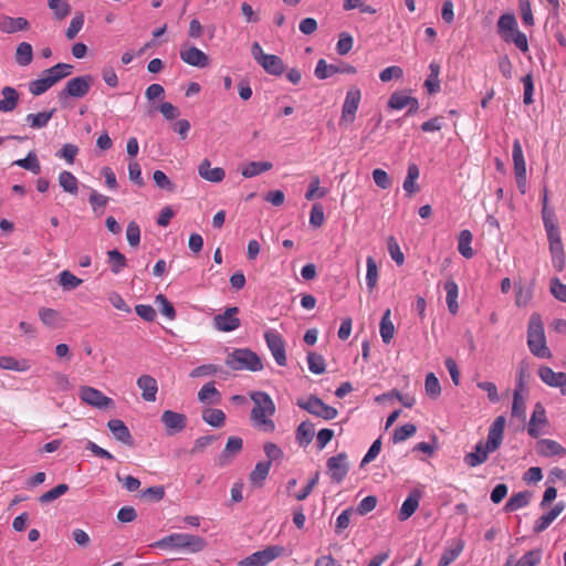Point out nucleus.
I'll list each match as a JSON object with an SVG mask.
<instances>
[{
	"instance_id": "6",
	"label": "nucleus",
	"mask_w": 566,
	"mask_h": 566,
	"mask_svg": "<svg viewBox=\"0 0 566 566\" xmlns=\"http://www.w3.org/2000/svg\"><path fill=\"white\" fill-rule=\"evenodd\" d=\"M93 82L94 77L90 74L71 78L66 82L65 87L57 93L59 101L64 103L69 97L83 98L90 92Z\"/></svg>"
},
{
	"instance_id": "32",
	"label": "nucleus",
	"mask_w": 566,
	"mask_h": 566,
	"mask_svg": "<svg viewBox=\"0 0 566 566\" xmlns=\"http://www.w3.org/2000/svg\"><path fill=\"white\" fill-rule=\"evenodd\" d=\"M532 493L528 491H522L513 494L504 505L506 513L515 512L520 509L527 506L531 502Z\"/></svg>"
},
{
	"instance_id": "1",
	"label": "nucleus",
	"mask_w": 566,
	"mask_h": 566,
	"mask_svg": "<svg viewBox=\"0 0 566 566\" xmlns=\"http://www.w3.org/2000/svg\"><path fill=\"white\" fill-rule=\"evenodd\" d=\"M250 398L254 403L251 410V420L265 431H273L275 424L269 417L275 413V405L270 395L264 391H253L250 394Z\"/></svg>"
},
{
	"instance_id": "40",
	"label": "nucleus",
	"mask_w": 566,
	"mask_h": 566,
	"mask_svg": "<svg viewBox=\"0 0 566 566\" xmlns=\"http://www.w3.org/2000/svg\"><path fill=\"white\" fill-rule=\"evenodd\" d=\"M55 112H56V109L52 108L48 112H40L38 114H28L25 117V122L29 124L30 127L40 129L48 125L49 120L53 117Z\"/></svg>"
},
{
	"instance_id": "52",
	"label": "nucleus",
	"mask_w": 566,
	"mask_h": 566,
	"mask_svg": "<svg viewBox=\"0 0 566 566\" xmlns=\"http://www.w3.org/2000/svg\"><path fill=\"white\" fill-rule=\"evenodd\" d=\"M462 551H463V543L461 541H457L454 544H452V546H450L449 548H447L443 552L438 566L450 565L453 560H455L460 556Z\"/></svg>"
},
{
	"instance_id": "34",
	"label": "nucleus",
	"mask_w": 566,
	"mask_h": 566,
	"mask_svg": "<svg viewBox=\"0 0 566 566\" xmlns=\"http://www.w3.org/2000/svg\"><path fill=\"white\" fill-rule=\"evenodd\" d=\"M1 95L3 99H0V111L8 113L15 109L19 103V93L17 90L11 86H4L1 90Z\"/></svg>"
},
{
	"instance_id": "37",
	"label": "nucleus",
	"mask_w": 566,
	"mask_h": 566,
	"mask_svg": "<svg viewBox=\"0 0 566 566\" xmlns=\"http://www.w3.org/2000/svg\"><path fill=\"white\" fill-rule=\"evenodd\" d=\"M270 469V462H258L249 474L250 482L255 486H262L269 475Z\"/></svg>"
},
{
	"instance_id": "20",
	"label": "nucleus",
	"mask_w": 566,
	"mask_h": 566,
	"mask_svg": "<svg viewBox=\"0 0 566 566\" xmlns=\"http://www.w3.org/2000/svg\"><path fill=\"white\" fill-rule=\"evenodd\" d=\"M535 451L539 457L563 458L566 455V449L557 441L552 439H539L535 444Z\"/></svg>"
},
{
	"instance_id": "16",
	"label": "nucleus",
	"mask_w": 566,
	"mask_h": 566,
	"mask_svg": "<svg viewBox=\"0 0 566 566\" xmlns=\"http://www.w3.org/2000/svg\"><path fill=\"white\" fill-rule=\"evenodd\" d=\"M538 377L549 387L559 388L563 395L566 394V373L554 371L548 366H541Z\"/></svg>"
},
{
	"instance_id": "56",
	"label": "nucleus",
	"mask_w": 566,
	"mask_h": 566,
	"mask_svg": "<svg viewBox=\"0 0 566 566\" xmlns=\"http://www.w3.org/2000/svg\"><path fill=\"white\" fill-rule=\"evenodd\" d=\"M207 545L203 537L192 534L185 533L184 549H188L191 553L201 552Z\"/></svg>"
},
{
	"instance_id": "57",
	"label": "nucleus",
	"mask_w": 566,
	"mask_h": 566,
	"mask_svg": "<svg viewBox=\"0 0 566 566\" xmlns=\"http://www.w3.org/2000/svg\"><path fill=\"white\" fill-rule=\"evenodd\" d=\"M0 368L8 370L25 371L29 365L25 360H18L11 356H0Z\"/></svg>"
},
{
	"instance_id": "29",
	"label": "nucleus",
	"mask_w": 566,
	"mask_h": 566,
	"mask_svg": "<svg viewBox=\"0 0 566 566\" xmlns=\"http://www.w3.org/2000/svg\"><path fill=\"white\" fill-rule=\"evenodd\" d=\"M491 452L494 451L486 449V444L480 441L476 443L473 452L465 454L464 463L471 468L479 467L488 460L489 453Z\"/></svg>"
},
{
	"instance_id": "50",
	"label": "nucleus",
	"mask_w": 566,
	"mask_h": 566,
	"mask_svg": "<svg viewBox=\"0 0 566 566\" xmlns=\"http://www.w3.org/2000/svg\"><path fill=\"white\" fill-rule=\"evenodd\" d=\"M314 437V426L308 420L303 421L296 429V440L300 444H310Z\"/></svg>"
},
{
	"instance_id": "64",
	"label": "nucleus",
	"mask_w": 566,
	"mask_h": 566,
	"mask_svg": "<svg viewBox=\"0 0 566 566\" xmlns=\"http://www.w3.org/2000/svg\"><path fill=\"white\" fill-rule=\"evenodd\" d=\"M354 39L347 32H342L336 44V52L339 55H346L353 49Z\"/></svg>"
},
{
	"instance_id": "5",
	"label": "nucleus",
	"mask_w": 566,
	"mask_h": 566,
	"mask_svg": "<svg viewBox=\"0 0 566 566\" xmlns=\"http://www.w3.org/2000/svg\"><path fill=\"white\" fill-rule=\"evenodd\" d=\"M545 231L548 240V248L549 253L552 256V264L553 268L562 272L565 268V252H564V245L562 242L560 237V230L559 227L556 223H549L548 226H545Z\"/></svg>"
},
{
	"instance_id": "10",
	"label": "nucleus",
	"mask_w": 566,
	"mask_h": 566,
	"mask_svg": "<svg viewBox=\"0 0 566 566\" xmlns=\"http://www.w3.org/2000/svg\"><path fill=\"white\" fill-rule=\"evenodd\" d=\"M356 72V67L348 63L340 62L338 65L327 64V62L324 59H321L317 61V64L314 70V75L318 80H326L337 73L355 74Z\"/></svg>"
},
{
	"instance_id": "27",
	"label": "nucleus",
	"mask_w": 566,
	"mask_h": 566,
	"mask_svg": "<svg viewBox=\"0 0 566 566\" xmlns=\"http://www.w3.org/2000/svg\"><path fill=\"white\" fill-rule=\"evenodd\" d=\"M137 386L142 390V397L145 401L153 402L156 400L158 384L153 376L142 375L137 379Z\"/></svg>"
},
{
	"instance_id": "41",
	"label": "nucleus",
	"mask_w": 566,
	"mask_h": 566,
	"mask_svg": "<svg viewBox=\"0 0 566 566\" xmlns=\"http://www.w3.org/2000/svg\"><path fill=\"white\" fill-rule=\"evenodd\" d=\"M524 390L514 389L513 392V401H512V417L518 418L524 421L526 417V402L525 398L522 395Z\"/></svg>"
},
{
	"instance_id": "35",
	"label": "nucleus",
	"mask_w": 566,
	"mask_h": 566,
	"mask_svg": "<svg viewBox=\"0 0 566 566\" xmlns=\"http://www.w3.org/2000/svg\"><path fill=\"white\" fill-rule=\"evenodd\" d=\"M512 159H513V164H514V175L515 176L526 175V164H525V159H524L522 145L518 139H515L513 142Z\"/></svg>"
},
{
	"instance_id": "38",
	"label": "nucleus",
	"mask_w": 566,
	"mask_h": 566,
	"mask_svg": "<svg viewBox=\"0 0 566 566\" xmlns=\"http://www.w3.org/2000/svg\"><path fill=\"white\" fill-rule=\"evenodd\" d=\"M59 185L63 188L65 192L72 196H77L78 180L71 171L63 170L59 175Z\"/></svg>"
},
{
	"instance_id": "19",
	"label": "nucleus",
	"mask_w": 566,
	"mask_h": 566,
	"mask_svg": "<svg viewBox=\"0 0 566 566\" xmlns=\"http://www.w3.org/2000/svg\"><path fill=\"white\" fill-rule=\"evenodd\" d=\"M506 419L504 416H499L492 422L489 433L488 440L484 442L486 444V449L496 451L503 440V433L505 428Z\"/></svg>"
},
{
	"instance_id": "60",
	"label": "nucleus",
	"mask_w": 566,
	"mask_h": 566,
	"mask_svg": "<svg viewBox=\"0 0 566 566\" xmlns=\"http://www.w3.org/2000/svg\"><path fill=\"white\" fill-rule=\"evenodd\" d=\"M367 264V274L366 282L369 291H373L377 285L378 280V268L375 259L373 256H368L366 260Z\"/></svg>"
},
{
	"instance_id": "7",
	"label": "nucleus",
	"mask_w": 566,
	"mask_h": 566,
	"mask_svg": "<svg viewBox=\"0 0 566 566\" xmlns=\"http://www.w3.org/2000/svg\"><path fill=\"white\" fill-rule=\"evenodd\" d=\"M297 406L301 409L306 410L313 416L319 417L324 420L335 419L338 415L336 408L326 405L321 398L315 395H311L306 401L298 399Z\"/></svg>"
},
{
	"instance_id": "53",
	"label": "nucleus",
	"mask_w": 566,
	"mask_h": 566,
	"mask_svg": "<svg viewBox=\"0 0 566 566\" xmlns=\"http://www.w3.org/2000/svg\"><path fill=\"white\" fill-rule=\"evenodd\" d=\"M220 397H221V395L218 391V389L214 387L213 381H210V382H207L206 385H203L198 392V399L201 402H208V401L209 402H218L220 400Z\"/></svg>"
},
{
	"instance_id": "9",
	"label": "nucleus",
	"mask_w": 566,
	"mask_h": 566,
	"mask_svg": "<svg viewBox=\"0 0 566 566\" xmlns=\"http://www.w3.org/2000/svg\"><path fill=\"white\" fill-rule=\"evenodd\" d=\"M240 310L237 306L227 307L223 313L213 316V327L219 332H233L241 326L238 317Z\"/></svg>"
},
{
	"instance_id": "31",
	"label": "nucleus",
	"mask_w": 566,
	"mask_h": 566,
	"mask_svg": "<svg viewBox=\"0 0 566 566\" xmlns=\"http://www.w3.org/2000/svg\"><path fill=\"white\" fill-rule=\"evenodd\" d=\"M443 290L446 291V302H447L448 311L451 314L454 315L459 311V304H458L459 287H458V284L453 280H447L443 283Z\"/></svg>"
},
{
	"instance_id": "46",
	"label": "nucleus",
	"mask_w": 566,
	"mask_h": 566,
	"mask_svg": "<svg viewBox=\"0 0 566 566\" xmlns=\"http://www.w3.org/2000/svg\"><path fill=\"white\" fill-rule=\"evenodd\" d=\"M48 7L57 21L64 20L71 13V6L67 0H48Z\"/></svg>"
},
{
	"instance_id": "13",
	"label": "nucleus",
	"mask_w": 566,
	"mask_h": 566,
	"mask_svg": "<svg viewBox=\"0 0 566 566\" xmlns=\"http://www.w3.org/2000/svg\"><path fill=\"white\" fill-rule=\"evenodd\" d=\"M326 465L331 472V479L333 482L340 483L349 470L347 454L345 452H340L334 457H331L327 460Z\"/></svg>"
},
{
	"instance_id": "30",
	"label": "nucleus",
	"mask_w": 566,
	"mask_h": 566,
	"mask_svg": "<svg viewBox=\"0 0 566 566\" xmlns=\"http://www.w3.org/2000/svg\"><path fill=\"white\" fill-rule=\"evenodd\" d=\"M198 174L201 178L211 181V182H220L226 177V171L220 168H211V164L209 159H203L198 167Z\"/></svg>"
},
{
	"instance_id": "15",
	"label": "nucleus",
	"mask_w": 566,
	"mask_h": 566,
	"mask_svg": "<svg viewBox=\"0 0 566 566\" xmlns=\"http://www.w3.org/2000/svg\"><path fill=\"white\" fill-rule=\"evenodd\" d=\"M361 93L359 88H350L347 94L342 109L340 123L352 124L355 120L356 112L359 106Z\"/></svg>"
},
{
	"instance_id": "3",
	"label": "nucleus",
	"mask_w": 566,
	"mask_h": 566,
	"mask_svg": "<svg viewBox=\"0 0 566 566\" xmlns=\"http://www.w3.org/2000/svg\"><path fill=\"white\" fill-rule=\"evenodd\" d=\"M497 33L506 43H513L522 53L528 52V40L525 33L520 31L514 14L504 13L497 20Z\"/></svg>"
},
{
	"instance_id": "21",
	"label": "nucleus",
	"mask_w": 566,
	"mask_h": 566,
	"mask_svg": "<svg viewBox=\"0 0 566 566\" xmlns=\"http://www.w3.org/2000/svg\"><path fill=\"white\" fill-rule=\"evenodd\" d=\"M535 282L530 281L528 283L518 280L514 283L515 290V305L520 308L528 306L533 300Z\"/></svg>"
},
{
	"instance_id": "59",
	"label": "nucleus",
	"mask_w": 566,
	"mask_h": 566,
	"mask_svg": "<svg viewBox=\"0 0 566 566\" xmlns=\"http://www.w3.org/2000/svg\"><path fill=\"white\" fill-rule=\"evenodd\" d=\"M308 368L313 374L321 375L325 373L326 365L322 355L310 352L307 354Z\"/></svg>"
},
{
	"instance_id": "14",
	"label": "nucleus",
	"mask_w": 566,
	"mask_h": 566,
	"mask_svg": "<svg viewBox=\"0 0 566 566\" xmlns=\"http://www.w3.org/2000/svg\"><path fill=\"white\" fill-rule=\"evenodd\" d=\"M266 345L270 348L276 364L279 366L286 365L285 343L282 336L276 332H266L264 335Z\"/></svg>"
},
{
	"instance_id": "4",
	"label": "nucleus",
	"mask_w": 566,
	"mask_h": 566,
	"mask_svg": "<svg viewBox=\"0 0 566 566\" xmlns=\"http://www.w3.org/2000/svg\"><path fill=\"white\" fill-rule=\"evenodd\" d=\"M226 364L233 370L259 371L263 369L261 357L249 348L234 349L227 356Z\"/></svg>"
},
{
	"instance_id": "17",
	"label": "nucleus",
	"mask_w": 566,
	"mask_h": 566,
	"mask_svg": "<svg viewBox=\"0 0 566 566\" xmlns=\"http://www.w3.org/2000/svg\"><path fill=\"white\" fill-rule=\"evenodd\" d=\"M243 440L240 437L232 436L228 439L224 450L218 455L216 462L220 468L227 467L232 459L241 452Z\"/></svg>"
},
{
	"instance_id": "47",
	"label": "nucleus",
	"mask_w": 566,
	"mask_h": 566,
	"mask_svg": "<svg viewBox=\"0 0 566 566\" xmlns=\"http://www.w3.org/2000/svg\"><path fill=\"white\" fill-rule=\"evenodd\" d=\"M33 60V50L32 45L28 42H21L17 46L15 51V62L20 66H28Z\"/></svg>"
},
{
	"instance_id": "23",
	"label": "nucleus",
	"mask_w": 566,
	"mask_h": 566,
	"mask_svg": "<svg viewBox=\"0 0 566 566\" xmlns=\"http://www.w3.org/2000/svg\"><path fill=\"white\" fill-rule=\"evenodd\" d=\"M547 423V417L545 408L537 402L532 412L531 419L527 424V432L532 438H538L542 434L539 426Z\"/></svg>"
},
{
	"instance_id": "61",
	"label": "nucleus",
	"mask_w": 566,
	"mask_h": 566,
	"mask_svg": "<svg viewBox=\"0 0 566 566\" xmlns=\"http://www.w3.org/2000/svg\"><path fill=\"white\" fill-rule=\"evenodd\" d=\"M82 280L76 277L73 273L65 270L62 271L59 275V283L65 290H74L82 284Z\"/></svg>"
},
{
	"instance_id": "62",
	"label": "nucleus",
	"mask_w": 566,
	"mask_h": 566,
	"mask_svg": "<svg viewBox=\"0 0 566 566\" xmlns=\"http://www.w3.org/2000/svg\"><path fill=\"white\" fill-rule=\"evenodd\" d=\"M84 25V14L82 12L76 13L70 22L66 29L65 36L67 40H73Z\"/></svg>"
},
{
	"instance_id": "51",
	"label": "nucleus",
	"mask_w": 566,
	"mask_h": 566,
	"mask_svg": "<svg viewBox=\"0 0 566 566\" xmlns=\"http://www.w3.org/2000/svg\"><path fill=\"white\" fill-rule=\"evenodd\" d=\"M430 73L427 76V94H434L440 91V65L437 63H431L429 65Z\"/></svg>"
},
{
	"instance_id": "45",
	"label": "nucleus",
	"mask_w": 566,
	"mask_h": 566,
	"mask_svg": "<svg viewBox=\"0 0 566 566\" xmlns=\"http://www.w3.org/2000/svg\"><path fill=\"white\" fill-rule=\"evenodd\" d=\"M273 167L270 161H250L242 169V176L245 178H252L262 172L271 170Z\"/></svg>"
},
{
	"instance_id": "22",
	"label": "nucleus",
	"mask_w": 566,
	"mask_h": 566,
	"mask_svg": "<svg viewBox=\"0 0 566 566\" xmlns=\"http://www.w3.org/2000/svg\"><path fill=\"white\" fill-rule=\"evenodd\" d=\"M107 428L114 436V438L124 443L125 446L133 447L134 446V438L128 429V427L125 424V422L120 419H111L107 422Z\"/></svg>"
},
{
	"instance_id": "58",
	"label": "nucleus",
	"mask_w": 566,
	"mask_h": 566,
	"mask_svg": "<svg viewBox=\"0 0 566 566\" xmlns=\"http://www.w3.org/2000/svg\"><path fill=\"white\" fill-rule=\"evenodd\" d=\"M67 491H69V485L67 484H65V483L57 484L52 490L43 493L39 497V502L41 504L51 503V502L55 501L56 499H59L60 496H62L63 494H65Z\"/></svg>"
},
{
	"instance_id": "42",
	"label": "nucleus",
	"mask_w": 566,
	"mask_h": 566,
	"mask_svg": "<svg viewBox=\"0 0 566 566\" xmlns=\"http://www.w3.org/2000/svg\"><path fill=\"white\" fill-rule=\"evenodd\" d=\"M473 237L469 230H462L458 238V250L460 254L465 259H471L474 255L471 247Z\"/></svg>"
},
{
	"instance_id": "49",
	"label": "nucleus",
	"mask_w": 566,
	"mask_h": 566,
	"mask_svg": "<svg viewBox=\"0 0 566 566\" xmlns=\"http://www.w3.org/2000/svg\"><path fill=\"white\" fill-rule=\"evenodd\" d=\"M12 165L27 169L35 175L41 172V165L34 151H29L25 158L18 159Z\"/></svg>"
},
{
	"instance_id": "2",
	"label": "nucleus",
	"mask_w": 566,
	"mask_h": 566,
	"mask_svg": "<svg viewBox=\"0 0 566 566\" xmlns=\"http://www.w3.org/2000/svg\"><path fill=\"white\" fill-rule=\"evenodd\" d=\"M527 346L537 358H551L552 352L547 347L544 324L538 313H533L527 326Z\"/></svg>"
},
{
	"instance_id": "54",
	"label": "nucleus",
	"mask_w": 566,
	"mask_h": 566,
	"mask_svg": "<svg viewBox=\"0 0 566 566\" xmlns=\"http://www.w3.org/2000/svg\"><path fill=\"white\" fill-rule=\"evenodd\" d=\"M202 419L208 424L216 427V428H220L226 422V415L220 409H210L209 408V409H206L202 411Z\"/></svg>"
},
{
	"instance_id": "12",
	"label": "nucleus",
	"mask_w": 566,
	"mask_h": 566,
	"mask_svg": "<svg viewBox=\"0 0 566 566\" xmlns=\"http://www.w3.org/2000/svg\"><path fill=\"white\" fill-rule=\"evenodd\" d=\"M167 436H175L181 432L187 426V417L184 413L172 410H165L160 417Z\"/></svg>"
},
{
	"instance_id": "18",
	"label": "nucleus",
	"mask_w": 566,
	"mask_h": 566,
	"mask_svg": "<svg viewBox=\"0 0 566 566\" xmlns=\"http://www.w3.org/2000/svg\"><path fill=\"white\" fill-rule=\"evenodd\" d=\"M388 107L392 109H402L408 107L407 115L415 114L419 109V102L417 98L407 95L403 92H395L388 99Z\"/></svg>"
},
{
	"instance_id": "24",
	"label": "nucleus",
	"mask_w": 566,
	"mask_h": 566,
	"mask_svg": "<svg viewBox=\"0 0 566 566\" xmlns=\"http://www.w3.org/2000/svg\"><path fill=\"white\" fill-rule=\"evenodd\" d=\"M180 59L191 66L206 67L209 65L208 55L196 46L180 51Z\"/></svg>"
},
{
	"instance_id": "36",
	"label": "nucleus",
	"mask_w": 566,
	"mask_h": 566,
	"mask_svg": "<svg viewBox=\"0 0 566 566\" xmlns=\"http://www.w3.org/2000/svg\"><path fill=\"white\" fill-rule=\"evenodd\" d=\"M260 65L265 70L266 73L275 76L282 75L285 71L282 59L274 54H268Z\"/></svg>"
},
{
	"instance_id": "44",
	"label": "nucleus",
	"mask_w": 566,
	"mask_h": 566,
	"mask_svg": "<svg viewBox=\"0 0 566 566\" xmlns=\"http://www.w3.org/2000/svg\"><path fill=\"white\" fill-rule=\"evenodd\" d=\"M39 317L41 322L49 327L56 328L61 326L62 317L56 310L42 307L39 311Z\"/></svg>"
},
{
	"instance_id": "43",
	"label": "nucleus",
	"mask_w": 566,
	"mask_h": 566,
	"mask_svg": "<svg viewBox=\"0 0 566 566\" xmlns=\"http://www.w3.org/2000/svg\"><path fill=\"white\" fill-rule=\"evenodd\" d=\"M185 533H175L153 544L157 548H184Z\"/></svg>"
},
{
	"instance_id": "55",
	"label": "nucleus",
	"mask_w": 566,
	"mask_h": 566,
	"mask_svg": "<svg viewBox=\"0 0 566 566\" xmlns=\"http://www.w3.org/2000/svg\"><path fill=\"white\" fill-rule=\"evenodd\" d=\"M53 86L49 76L42 75L40 78L33 80L29 83V91L34 96H40Z\"/></svg>"
},
{
	"instance_id": "39",
	"label": "nucleus",
	"mask_w": 566,
	"mask_h": 566,
	"mask_svg": "<svg viewBox=\"0 0 566 566\" xmlns=\"http://www.w3.org/2000/svg\"><path fill=\"white\" fill-rule=\"evenodd\" d=\"M390 316H391V311L389 308H387L381 317L380 325H379L380 336L385 344H389L395 334V326H394V323H392Z\"/></svg>"
},
{
	"instance_id": "63",
	"label": "nucleus",
	"mask_w": 566,
	"mask_h": 566,
	"mask_svg": "<svg viewBox=\"0 0 566 566\" xmlns=\"http://www.w3.org/2000/svg\"><path fill=\"white\" fill-rule=\"evenodd\" d=\"M417 428L412 423H406L401 427H398L394 431L392 440L395 443L402 442L415 434Z\"/></svg>"
},
{
	"instance_id": "8",
	"label": "nucleus",
	"mask_w": 566,
	"mask_h": 566,
	"mask_svg": "<svg viewBox=\"0 0 566 566\" xmlns=\"http://www.w3.org/2000/svg\"><path fill=\"white\" fill-rule=\"evenodd\" d=\"M283 552V546H268L266 548L258 551L251 554L250 556L243 558L238 563V566H265L272 560H274L276 557L282 555Z\"/></svg>"
},
{
	"instance_id": "33",
	"label": "nucleus",
	"mask_w": 566,
	"mask_h": 566,
	"mask_svg": "<svg viewBox=\"0 0 566 566\" xmlns=\"http://www.w3.org/2000/svg\"><path fill=\"white\" fill-rule=\"evenodd\" d=\"M542 549L535 548L526 552L518 560L507 559L504 566H538L542 562Z\"/></svg>"
},
{
	"instance_id": "48",
	"label": "nucleus",
	"mask_w": 566,
	"mask_h": 566,
	"mask_svg": "<svg viewBox=\"0 0 566 566\" xmlns=\"http://www.w3.org/2000/svg\"><path fill=\"white\" fill-rule=\"evenodd\" d=\"M107 256H108V263L111 266V271L114 274H118L124 268H126L127 259L117 249L109 250L107 252Z\"/></svg>"
},
{
	"instance_id": "11",
	"label": "nucleus",
	"mask_w": 566,
	"mask_h": 566,
	"mask_svg": "<svg viewBox=\"0 0 566 566\" xmlns=\"http://www.w3.org/2000/svg\"><path fill=\"white\" fill-rule=\"evenodd\" d=\"M80 398L87 405L106 409L114 405L113 399L106 397L102 391L90 386H82L80 389Z\"/></svg>"
},
{
	"instance_id": "26",
	"label": "nucleus",
	"mask_w": 566,
	"mask_h": 566,
	"mask_svg": "<svg viewBox=\"0 0 566 566\" xmlns=\"http://www.w3.org/2000/svg\"><path fill=\"white\" fill-rule=\"evenodd\" d=\"M422 492L419 489H413L409 496L402 503L400 511L398 513L399 521L408 520L418 509L419 501L421 499Z\"/></svg>"
},
{
	"instance_id": "28",
	"label": "nucleus",
	"mask_w": 566,
	"mask_h": 566,
	"mask_svg": "<svg viewBox=\"0 0 566 566\" xmlns=\"http://www.w3.org/2000/svg\"><path fill=\"white\" fill-rule=\"evenodd\" d=\"M29 21L24 18H12L8 15L0 17V31L6 33H15L18 31L28 30Z\"/></svg>"
},
{
	"instance_id": "25",
	"label": "nucleus",
	"mask_w": 566,
	"mask_h": 566,
	"mask_svg": "<svg viewBox=\"0 0 566 566\" xmlns=\"http://www.w3.org/2000/svg\"><path fill=\"white\" fill-rule=\"evenodd\" d=\"M420 176V169L416 164H410L408 166L407 176L403 180V191L407 198H412L416 193L420 191V185L417 184V179Z\"/></svg>"
}]
</instances>
